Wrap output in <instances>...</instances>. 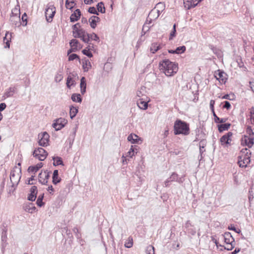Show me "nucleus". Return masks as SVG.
Wrapping results in <instances>:
<instances>
[{
    "label": "nucleus",
    "mask_w": 254,
    "mask_h": 254,
    "mask_svg": "<svg viewBox=\"0 0 254 254\" xmlns=\"http://www.w3.org/2000/svg\"><path fill=\"white\" fill-rule=\"evenodd\" d=\"M71 48L74 49L75 50H77L78 48H80V44L79 42L76 39H72L69 43Z\"/></svg>",
    "instance_id": "obj_28"
},
{
    "label": "nucleus",
    "mask_w": 254,
    "mask_h": 254,
    "mask_svg": "<svg viewBox=\"0 0 254 254\" xmlns=\"http://www.w3.org/2000/svg\"><path fill=\"white\" fill-rule=\"evenodd\" d=\"M82 52L84 55L87 56L89 58H91L93 56L92 54L90 52V51H88V50L87 49L83 50Z\"/></svg>",
    "instance_id": "obj_50"
},
{
    "label": "nucleus",
    "mask_w": 254,
    "mask_h": 254,
    "mask_svg": "<svg viewBox=\"0 0 254 254\" xmlns=\"http://www.w3.org/2000/svg\"><path fill=\"white\" fill-rule=\"evenodd\" d=\"M133 245V240L131 237H129L128 240L125 244V246L126 248H130L132 247Z\"/></svg>",
    "instance_id": "obj_43"
},
{
    "label": "nucleus",
    "mask_w": 254,
    "mask_h": 254,
    "mask_svg": "<svg viewBox=\"0 0 254 254\" xmlns=\"http://www.w3.org/2000/svg\"><path fill=\"white\" fill-rule=\"evenodd\" d=\"M127 140L131 143H137L138 142L140 138L135 134H130L128 136Z\"/></svg>",
    "instance_id": "obj_23"
},
{
    "label": "nucleus",
    "mask_w": 254,
    "mask_h": 254,
    "mask_svg": "<svg viewBox=\"0 0 254 254\" xmlns=\"http://www.w3.org/2000/svg\"><path fill=\"white\" fill-rule=\"evenodd\" d=\"M201 0H184L185 7L188 9L195 7Z\"/></svg>",
    "instance_id": "obj_12"
},
{
    "label": "nucleus",
    "mask_w": 254,
    "mask_h": 254,
    "mask_svg": "<svg viewBox=\"0 0 254 254\" xmlns=\"http://www.w3.org/2000/svg\"><path fill=\"white\" fill-rule=\"evenodd\" d=\"M84 33V30L83 29H80V31H78L77 32H73V35L74 38H81V35H83Z\"/></svg>",
    "instance_id": "obj_45"
},
{
    "label": "nucleus",
    "mask_w": 254,
    "mask_h": 254,
    "mask_svg": "<svg viewBox=\"0 0 254 254\" xmlns=\"http://www.w3.org/2000/svg\"><path fill=\"white\" fill-rule=\"evenodd\" d=\"M160 7H164V4L161 2L157 3L156 4V6L155 7V8L154 9H152L150 12V13L148 14L147 19V21L149 20V21L150 22L151 20H154L158 17V16L160 15V11L159 9H158L157 8H159Z\"/></svg>",
    "instance_id": "obj_4"
},
{
    "label": "nucleus",
    "mask_w": 254,
    "mask_h": 254,
    "mask_svg": "<svg viewBox=\"0 0 254 254\" xmlns=\"http://www.w3.org/2000/svg\"><path fill=\"white\" fill-rule=\"evenodd\" d=\"M81 39L85 43H88L90 38L89 34L87 33L85 30H84V33H83V35H81Z\"/></svg>",
    "instance_id": "obj_36"
},
{
    "label": "nucleus",
    "mask_w": 254,
    "mask_h": 254,
    "mask_svg": "<svg viewBox=\"0 0 254 254\" xmlns=\"http://www.w3.org/2000/svg\"><path fill=\"white\" fill-rule=\"evenodd\" d=\"M231 126V124L229 123L221 124L218 125V130L221 132L224 130H228Z\"/></svg>",
    "instance_id": "obj_31"
},
{
    "label": "nucleus",
    "mask_w": 254,
    "mask_h": 254,
    "mask_svg": "<svg viewBox=\"0 0 254 254\" xmlns=\"http://www.w3.org/2000/svg\"><path fill=\"white\" fill-rule=\"evenodd\" d=\"M6 104L4 103L0 104V112L3 111L6 108Z\"/></svg>",
    "instance_id": "obj_62"
},
{
    "label": "nucleus",
    "mask_w": 254,
    "mask_h": 254,
    "mask_svg": "<svg viewBox=\"0 0 254 254\" xmlns=\"http://www.w3.org/2000/svg\"><path fill=\"white\" fill-rule=\"evenodd\" d=\"M250 119L253 120L254 124V108L252 107L250 110Z\"/></svg>",
    "instance_id": "obj_57"
},
{
    "label": "nucleus",
    "mask_w": 254,
    "mask_h": 254,
    "mask_svg": "<svg viewBox=\"0 0 254 254\" xmlns=\"http://www.w3.org/2000/svg\"><path fill=\"white\" fill-rule=\"evenodd\" d=\"M82 66L84 70V71H87L90 68H91V64L88 60H83Z\"/></svg>",
    "instance_id": "obj_25"
},
{
    "label": "nucleus",
    "mask_w": 254,
    "mask_h": 254,
    "mask_svg": "<svg viewBox=\"0 0 254 254\" xmlns=\"http://www.w3.org/2000/svg\"><path fill=\"white\" fill-rule=\"evenodd\" d=\"M145 92V87L143 86L141 87L137 91L136 95L140 98V99H145V98H147Z\"/></svg>",
    "instance_id": "obj_21"
},
{
    "label": "nucleus",
    "mask_w": 254,
    "mask_h": 254,
    "mask_svg": "<svg viewBox=\"0 0 254 254\" xmlns=\"http://www.w3.org/2000/svg\"><path fill=\"white\" fill-rule=\"evenodd\" d=\"M228 228L229 230H232L235 231L236 232L238 233H239L241 231L240 230H239V229L237 230L236 229V228L234 226H232V225H231V226H229Z\"/></svg>",
    "instance_id": "obj_61"
},
{
    "label": "nucleus",
    "mask_w": 254,
    "mask_h": 254,
    "mask_svg": "<svg viewBox=\"0 0 254 254\" xmlns=\"http://www.w3.org/2000/svg\"><path fill=\"white\" fill-rule=\"evenodd\" d=\"M160 49V45L157 43H152L151 45L150 50L151 53H155Z\"/></svg>",
    "instance_id": "obj_32"
},
{
    "label": "nucleus",
    "mask_w": 254,
    "mask_h": 254,
    "mask_svg": "<svg viewBox=\"0 0 254 254\" xmlns=\"http://www.w3.org/2000/svg\"><path fill=\"white\" fill-rule=\"evenodd\" d=\"M78 108L77 107H74L73 106H71L70 107V111H69V115L71 119H72L74 117H75L77 113H78Z\"/></svg>",
    "instance_id": "obj_30"
},
{
    "label": "nucleus",
    "mask_w": 254,
    "mask_h": 254,
    "mask_svg": "<svg viewBox=\"0 0 254 254\" xmlns=\"http://www.w3.org/2000/svg\"><path fill=\"white\" fill-rule=\"evenodd\" d=\"M146 253L147 254H155L154 247L152 245L147 246L146 249Z\"/></svg>",
    "instance_id": "obj_42"
},
{
    "label": "nucleus",
    "mask_w": 254,
    "mask_h": 254,
    "mask_svg": "<svg viewBox=\"0 0 254 254\" xmlns=\"http://www.w3.org/2000/svg\"><path fill=\"white\" fill-rule=\"evenodd\" d=\"M20 18L18 16H10V21L12 25L15 26H19Z\"/></svg>",
    "instance_id": "obj_29"
},
{
    "label": "nucleus",
    "mask_w": 254,
    "mask_h": 254,
    "mask_svg": "<svg viewBox=\"0 0 254 254\" xmlns=\"http://www.w3.org/2000/svg\"><path fill=\"white\" fill-rule=\"evenodd\" d=\"M33 156L40 161H44L48 155V153L42 148H38L34 150Z\"/></svg>",
    "instance_id": "obj_8"
},
{
    "label": "nucleus",
    "mask_w": 254,
    "mask_h": 254,
    "mask_svg": "<svg viewBox=\"0 0 254 254\" xmlns=\"http://www.w3.org/2000/svg\"><path fill=\"white\" fill-rule=\"evenodd\" d=\"M242 142H244L246 145L248 146L249 148L252 147L254 144V137L248 136L245 135L244 138H242Z\"/></svg>",
    "instance_id": "obj_16"
},
{
    "label": "nucleus",
    "mask_w": 254,
    "mask_h": 254,
    "mask_svg": "<svg viewBox=\"0 0 254 254\" xmlns=\"http://www.w3.org/2000/svg\"><path fill=\"white\" fill-rule=\"evenodd\" d=\"M226 73L223 71H221L220 70H218L217 72L215 73V77L220 82L222 83H225L226 81Z\"/></svg>",
    "instance_id": "obj_13"
},
{
    "label": "nucleus",
    "mask_w": 254,
    "mask_h": 254,
    "mask_svg": "<svg viewBox=\"0 0 254 254\" xmlns=\"http://www.w3.org/2000/svg\"><path fill=\"white\" fill-rule=\"evenodd\" d=\"M248 152H247L244 156L239 157L238 164L240 167H246L248 164L250 163V155Z\"/></svg>",
    "instance_id": "obj_6"
},
{
    "label": "nucleus",
    "mask_w": 254,
    "mask_h": 254,
    "mask_svg": "<svg viewBox=\"0 0 254 254\" xmlns=\"http://www.w3.org/2000/svg\"><path fill=\"white\" fill-rule=\"evenodd\" d=\"M36 207L35 206H32V207H30V206H29V208H27V209H25L29 213H32L34 211H35L36 210Z\"/></svg>",
    "instance_id": "obj_58"
},
{
    "label": "nucleus",
    "mask_w": 254,
    "mask_h": 254,
    "mask_svg": "<svg viewBox=\"0 0 254 254\" xmlns=\"http://www.w3.org/2000/svg\"><path fill=\"white\" fill-rule=\"evenodd\" d=\"M85 49H87L88 51L93 50L94 49L93 44L89 43Z\"/></svg>",
    "instance_id": "obj_63"
},
{
    "label": "nucleus",
    "mask_w": 254,
    "mask_h": 254,
    "mask_svg": "<svg viewBox=\"0 0 254 254\" xmlns=\"http://www.w3.org/2000/svg\"><path fill=\"white\" fill-rule=\"evenodd\" d=\"M61 181V179L59 177V176H56L52 177V182L54 185H57L58 183H60Z\"/></svg>",
    "instance_id": "obj_48"
},
{
    "label": "nucleus",
    "mask_w": 254,
    "mask_h": 254,
    "mask_svg": "<svg viewBox=\"0 0 254 254\" xmlns=\"http://www.w3.org/2000/svg\"><path fill=\"white\" fill-rule=\"evenodd\" d=\"M234 244L235 243L226 244L227 246V247L225 248V249H227L228 251L232 250L234 247Z\"/></svg>",
    "instance_id": "obj_56"
},
{
    "label": "nucleus",
    "mask_w": 254,
    "mask_h": 254,
    "mask_svg": "<svg viewBox=\"0 0 254 254\" xmlns=\"http://www.w3.org/2000/svg\"><path fill=\"white\" fill-rule=\"evenodd\" d=\"M89 38H90V39H91L93 40L99 42V37L97 35V34H96L94 33L89 34Z\"/></svg>",
    "instance_id": "obj_49"
},
{
    "label": "nucleus",
    "mask_w": 254,
    "mask_h": 254,
    "mask_svg": "<svg viewBox=\"0 0 254 254\" xmlns=\"http://www.w3.org/2000/svg\"><path fill=\"white\" fill-rule=\"evenodd\" d=\"M43 197H44V194H42V195H39L38 196V199L36 201V203L38 206L41 207L42 205H43L44 203L42 201Z\"/></svg>",
    "instance_id": "obj_44"
},
{
    "label": "nucleus",
    "mask_w": 254,
    "mask_h": 254,
    "mask_svg": "<svg viewBox=\"0 0 254 254\" xmlns=\"http://www.w3.org/2000/svg\"><path fill=\"white\" fill-rule=\"evenodd\" d=\"M232 135L233 133L231 132H228L225 135H223L220 139L221 145L226 147H228L230 145Z\"/></svg>",
    "instance_id": "obj_10"
},
{
    "label": "nucleus",
    "mask_w": 254,
    "mask_h": 254,
    "mask_svg": "<svg viewBox=\"0 0 254 254\" xmlns=\"http://www.w3.org/2000/svg\"><path fill=\"white\" fill-rule=\"evenodd\" d=\"M97 7L98 11L102 13H104L105 12V8L104 6L103 2H100L98 3L97 4Z\"/></svg>",
    "instance_id": "obj_37"
},
{
    "label": "nucleus",
    "mask_w": 254,
    "mask_h": 254,
    "mask_svg": "<svg viewBox=\"0 0 254 254\" xmlns=\"http://www.w3.org/2000/svg\"><path fill=\"white\" fill-rule=\"evenodd\" d=\"M223 238L226 244L235 243L234 239L230 232H226L223 235Z\"/></svg>",
    "instance_id": "obj_18"
},
{
    "label": "nucleus",
    "mask_w": 254,
    "mask_h": 254,
    "mask_svg": "<svg viewBox=\"0 0 254 254\" xmlns=\"http://www.w3.org/2000/svg\"><path fill=\"white\" fill-rule=\"evenodd\" d=\"M47 190L49 192L50 194H53L54 189L52 186H50L48 187Z\"/></svg>",
    "instance_id": "obj_64"
},
{
    "label": "nucleus",
    "mask_w": 254,
    "mask_h": 254,
    "mask_svg": "<svg viewBox=\"0 0 254 254\" xmlns=\"http://www.w3.org/2000/svg\"><path fill=\"white\" fill-rule=\"evenodd\" d=\"M81 16V12L79 9H77L71 14L70 16V21L71 22H74L78 20Z\"/></svg>",
    "instance_id": "obj_17"
},
{
    "label": "nucleus",
    "mask_w": 254,
    "mask_h": 254,
    "mask_svg": "<svg viewBox=\"0 0 254 254\" xmlns=\"http://www.w3.org/2000/svg\"><path fill=\"white\" fill-rule=\"evenodd\" d=\"M174 134L188 135L190 133L189 125L184 121L177 120L175 121L174 126Z\"/></svg>",
    "instance_id": "obj_2"
},
{
    "label": "nucleus",
    "mask_w": 254,
    "mask_h": 254,
    "mask_svg": "<svg viewBox=\"0 0 254 254\" xmlns=\"http://www.w3.org/2000/svg\"><path fill=\"white\" fill-rule=\"evenodd\" d=\"M50 173L47 170L41 172L39 174V182L42 185H47L50 178Z\"/></svg>",
    "instance_id": "obj_11"
},
{
    "label": "nucleus",
    "mask_w": 254,
    "mask_h": 254,
    "mask_svg": "<svg viewBox=\"0 0 254 254\" xmlns=\"http://www.w3.org/2000/svg\"><path fill=\"white\" fill-rule=\"evenodd\" d=\"M16 90V88L15 87H9L5 92L3 97L5 98H8L10 97H12Z\"/></svg>",
    "instance_id": "obj_24"
},
{
    "label": "nucleus",
    "mask_w": 254,
    "mask_h": 254,
    "mask_svg": "<svg viewBox=\"0 0 254 254\" xmlns=\"http://www.w3.org/2000/svg\"><path fill=\"white\" fill-rule=\"evenodd\" d=\"M215 104V101L214 100H211L210 102V108L212 111V112L213 113V111H214V105Z\"/></svg>",
    "instance_id": "obj_60"
},
{
    "label": "nucleus",
    "mask_w": 254,
    "mask_h": 254,
    "mask_svg": "<svg viewBox=\"0 0 254 254\" xmlns=\"http://www.w3.org/2000/svg\"><path fill=\"white\" fill-rule=\"evenodd\" d=\"M134 150L133 148V146H131V148H130L129 150L127 152L126 156L127 157H129L130 158L132 157L134 155Z\"/></svg>",
    "instance_id": "obj_47"
},
{
    "label": "nucleus",
    "mask_w": 254,
    "mask_h": 254,
    "mask_svg": "<svg viewBox=\"0 0 254 254\" xmlns=\"http://www.w3.org/2000/svg\"><path fill=\"white\" fill-rule=\"evenodd\" d=\"M80 27L79 23H76L72 26V29H73V32H77L78 31H80V29H79V27Z\"/></svg>",
    "instance_id": "obj_51"
},
{
    "label": "nucleus",
    "mask_w": 254,
    "mask_h": 254,
    "mask_svg": "<svg viewBox=\"0 0 254 254\" xmlns=\"http://www.w3.org/2000/svg\"><path fill=\"white\" fill-rule=\"evenodd\" d=\"M159 68L167 76L173 75L178 69L177 64L169 60H165L160 62Z\"/></svg>",
    "instance_id": "obj_1"
},
{
    "label": "nucleus",
    "mask_w": 254,
    "mask_h": 254,
    "mask_svg": "<svg viewBox=\"0 0 254 254\" xmlns=\"http://www.w3.org/2000/svg\"><path fill=\"white\" fill-rule=\"evenodd\" d=\"M49 137L50 136L47 132L39 133L38 136L39 145L47 146L49 144Z\"/></svg>",
    "instance_id": "obj_5"
},
{
    "label": "nucleus",
    "mask_w": 254,
    "mask_h": 254,
    "mask_svg": "<svg viewBox=\"0 0 254 254\" xmlns=\"http://www.w3.org/2000/svg\"><path fill=\"white\" fill-rule=\"evenodd\" d=\"M177 181V182H178L179 183H182V181L181 180V179L178 180V175L176 173H173L171 175L170 178H168L164 182V186H165V187H168L170 185V183H171V182H172L173 181Z\"/></svg>",
    "instance_id": "obj_14"
},
{
    "label": "nucleus",
    "mask_w": 254,
    "mask_h": 254,
    "mask_svg": "<svg viewBox=\"0 0 254 254\" xmlns=\"http://www.w3.org/2000/svg\"><path fill=\"white\" fill-rule=\"evenodd\" d=\"M186 48L185 46L179 47L176 48V54H179L184 53L186 51Z\"/></svg>",
    "instance_id": "obj_46"
},
{
    "label": "nucleus",
    "mask_w": 254,
    "mask_h": 254,
    "mask_svg": "<svg viewBox=\"0 0 254 254\" xmlns=\"http://www.w3.org/2000/svg\"><path fill=\"white\" fill-rule=\"evenodd\" d=\"M231 107L230 103L228 101H225L224 105L223 106L224 108H226L227 109H229Z\"/></svg>",
    "instance_id": "obj_59"
},
{
    "label": "nucleus",
    "mask_w": 254,
    "mask_h": 254,
    "mask_svg": "<svg viewBox=\"0 0 254 254\" xmlns=\"http://www.w3.org/2000/svg\"><path fill=\"white\" fill-rule=\"evenodd\" d=\"M21 177V169L19 167H14L10 173V179L12 187H15L18 184Z\"/></svg>",
    "instance_id": "obj_3"
},
{
    "label": "nucleus",
    "mask_w": 254,
    "mask_h": 254,
    "mask_svg": "<svg viewBox=\"0 0 254 254\" xmlns=\"http://www.w3.org/2000/svg\"><path fill=\"white\" fill-rule=\"evenodd\" d=\"M247 133L249 134V136H253L254 135V132L251 127H248L247 128Z\"/></svg>",
    "instance_id": "obj_54"
},
{
    "label": "nucleus",
    "mask_w": 254,
    "mask_h": 254,
    "mask_svg": "<svg viewBox=\"0 0 254 254\" xmlns=\"http://www.w3.org/2000/svg\"><path fill=\"white\" fill-rule=\"evenodd\" d=\"M88 11L90 13L98 15V12L97 11L96 8L94 7H89Z\"/></svg>",
    "instance_id": "obj_52"
},
{
    "label": "nucleus",
    "mask_w": 254,
    "mask_h": 254,
    "mask_svg": "<svg viewBox=\"0 0 254 254\" xmlns=\"http://www.w3.org/2000/svg\"><path fill=\"white\" fill-rule=\"evenodd\" d=\"M137 104L140 109L146 110L148 107V102L145 99H139L137 102Z\"/></svg>",
    "instance_id": "obj_19"
},
{
    "label": "nucleus",
    "mask_w": 254,
    "mask_h": 254,
    "mask_svg": "<svg viewBox=\"0 0 254 254\" xmlns=\"http://www.w3.org/2000/svg\"><path fill=\"white\" fill-rule=\"evenodd\" d=\"M100 20L99 17L97 16H92L89 19V22H90V26L92 28H95L96 26V23L99 22Z\"/></svg>",
    "instance_id": "obj_20"
},
{
    "label": "nucleus",
    "mask_w": 254,
    "mask_h": 254,
    "mask_svg": "<svg viewBox=\"0 0 254 254\" xmlns=\"http://www.w3.org/2000/svg\"><path fill=\"white\" fill-rule=\"evenodd\" d=\"M53 159L54 160L53 165L55 166H58L60 165H64L63 162L61 157H53Z\"/></svg>",
    "instance_id": "obj_33"
},
{
    "label": "nucleus",
    "mask_w": 254,
    "mask_h": 254,
    "mask_svg": "<svg viewBox=\"0 0 254 254\" xmlns=\"http://www.w3.org/2000/svg\"><path fill=\"white\" fill-rule=\"evenodd\" d=\"M213 115L214 118V121L216 123H224L226 122L227 120L226 118L220 119V117H218L216 116V114L215 113L214 111H213Z\"/></svg>",
    "instance_id": "obj_35"
},
{
    "label": "nucleus",
    "mask_w": 254,
    "mask_h": 254,
    "mask_svg": "<svg viewBox=\"0 0 254 254\" xmlns=\"http://www.w3.org/2000/svg\"><path fill=\"white\" fill-rule=\"evenodd\" d=\"M74 81L70 76H68L66 80V86L68 88H70L71 85L74 84Z\"/></svg>",
    "instance_id": "obj_41"
},
{
    "label": "nucleus",
    "mask_w": 254,
    "mask_h": 254,
    "mask_svg": "<svg viewBox=\"0 0 254 254\" xmlns=\"http://www.w3.org/2000/svg\"><path fill=\"white\" fill-rule=\"evenodd\" d=\"M75 59H79L78 56L75 54H72L69 56V57H68L69 61H73Z\"/></svg>",
    "instance_id": "obj_55"
},
{
    "label": "nucleus",
    "mask_w": 254,
    "mask_h": 254,
    "mask_svg": "<svg viewBox=\"0 0 254 254\" xmlns=\"http://www.w3.org/2000/svg\"><path fill=\"white\" fill-rule=\"evenodd\" d=\"M67 123V121L64 118H60L57 119L53 124L52 126L56 130H59L63 128Z\"/></svg>",
    "instance_id": "obj_9"
},
{
    "label": "nucleus",
    "mask_w": 254,
    "mask_h": 254,
    "mask_svg": "<svg viewBox=\"0 0 254 254\" xmlns=\"http://www.w3.org/2000/svg\"><path fill=\"white\" fill-rule=\"evenodd\" d=\"M30 193L28 196V199L30 201H34L37 196V188L36 186H32L30 189Z\"/></svg>",
    "instance_id": "obj_15"
},
{
    "label": "nucleus",
    "mask_w": 254,
    "mask_h": 254,
    "mask_svg": "<svg viewBox=\"0 0 254 254\" xmlns=\"http://www.w3.org/2000/svg\"><path fill=\"white\" fill-rule=\"evenodd\" d=\"M12 13H16V16L20 17V5L17 4L15 7L12 9Z\"/></svg>",
    "instance_id": "obj_39"
},
{
    "label": "nucleus",
    "mask_w": 254,
    "mask_h": 254,
    "mask_svg": "<svg viewBox=\"0 0 254 254\" xmlns=\"http://www.w3.org/2000/svg\"><path fill=\"white\" fill-rule=\"evenodd\" d=\"M176 24H175L173 26V31L171 32V33H170V38H169L170 40L172 39V38L175 36V33L176 32Z\"/></svg>",
    "instance_id": "obj_53"
},
{
    "label": "nucleus",
    "mask_w": 254,
    "mask_h": 254,
    "mask_svg": "<svg viewBox=\"0 0 254 254\" xmlns=\"http://www.w3.org/2000/svg\"><path fill=\"white\" fill-rule=\"evenodd\" d=\"M80 87L81 93L82 95L84 94V93L86 92V79L84 77H82L80 79Z\"/></svg>",
    "instance_id": "obj_22"
},
{
    "label": "nucleus",
    "mask_w": 254,
    "mask_h": 254,
    "mask_svg": "<svg viewBox=\"0 0 254 254\" xmlns=\"http://www.w3.org/2000/svg\"><path fill=\"white\" fill-rule=\"evenodd\" d=\"M42 167V163H40L38 164L36 166H31L28 168V171L33 173L37 172L40 168Z\"/></svg>",
    "instance_id": "obj_27"
},
{
    "label": "nucleus",
    "mask_w": 254,
    "mask_h": 254,
    "mask_svg": "<svg viewBox=\"0 0 254 254\" xmlns=\"http://www.w3.org/2000/svg\"><path fill=\"white\" fill-rule=\"evenodd\" d=\"M206 144V142L205 140H202L199 142V150L201 154L205 151V150H203V149L205 147Z\"/></svg>",
    "instance_id": "obj_38"
},
{
    "label": "nucleus",
    "mask_w": 254,
    "mask_h": 254,
    "mask_svg": "<svg viewBox=\"0 0 254 254\" xmlns=\"http://www.w3.org/2000/svg\"><path fill=\"white\" fill-rule=\"evenodd\" d=\"M71 99L72 101L77 103H81L82 102V98L80 94L73 93L72 94Z\"/></svg>",
    "instance_id": "obj_26"
},
{
    "label": "nucleus",
    "mask_w": 254,
    "mask_h": 254,
    "mask_svg": "<svg viewBox=\"0 0 254 254\" xmlns=\"http://www.w3.org/2000/svg\"><path fill=\"white\" fill-rule=\"evenodd\" d=\"M8 34H9V33L7 32L5 34V36L3 38V41H4V42L5 43V45L4 46L5 48H9V47H10V39H11V33L9 34H10L9 40L7 39V37L8 36Z\"/></svg>",
    "instance_id": "obj_34"
},
{
    "label": "nucleus",
    "mask_w": 254,
    "mask_h": 254,
    "mask_svg": "<svg viewBox=\"0 0 254 254\" xmlns=\"http://www.w3.org/2000/svg\"><path fill=\"white\" fill-rule=\"evenodd\" d=\"M56 13V8L53 5L48 4L46 9L45 15L47 21L50 22L52 21L53 18Z\"/></svg>",
    "instance_id": "obj_7"
},
{
    "label": "nucleus",
    "mask_w": 254,
    "mask_h": 254,
    "mask_svg": "<svg viewBox=\"0 0 254 254\" xmlns=\"http://www.w3.org/2000/svg\"><path fill=\"white\" fill-rule=\"evenodd\" d=\"M63 78V76L61 71H59L57 73L55 76V80L57 82H60Z\"/></svg>",
    "instance_id": "obj_40"
}]
</instances>
